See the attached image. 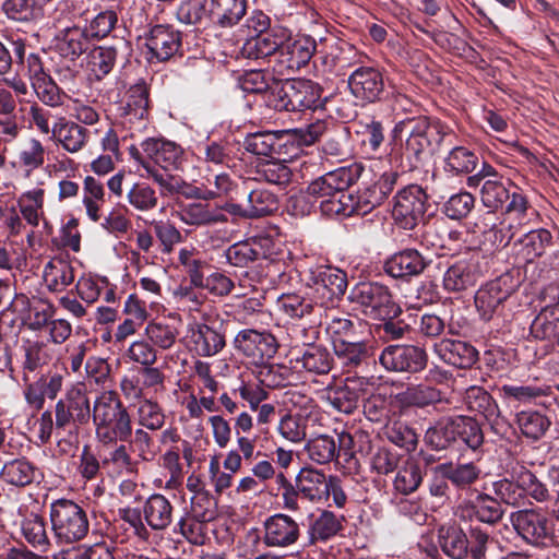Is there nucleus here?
Returning <instances> with one entry per match:
<instances>
[{"label": "nucleus", "instance_id": "obj_1", "mask_svg": "<svg viewBox=\"0 0 559 559\" xmlns=\"http://www.w3.org/2000/svg\"><path fill=\"white\" fill-rule=\"evenodd\" d=\"M394 131L405 136L404 154L414 167L432 156L443 144H452V130L426 116L409 117L396 123Z\"/></svg>", "mask_w": 559, "mask_h": 559}, {"label": "nucleus", "instance_id": "obj_2", "mask_svg": "<svg viewBox=\"0 0 559 559\" xmlns=\"http://www.w3.org/2000/svg\"><path fill=\"white\" fill-rule=\"evenodd\" d=\"M92 418L96 439L103 445L112 447L132 437L131 416L115 391H105L96 397Z\"/></svg>", "mask_w": 559, "mask_h": 559}, {"label": "nucleus", "instance_id": "obj_3", "mask_svg": "<svg viewBox=\"0 0 559 559\" xmlns=\"http://www.w3.org/2000/svg\"><path fill=\"white\" fill-rule=\"evenodd\" d=\"M328 130V123L317 120L306 128H298L282 132L261 131L248 134L242 143L243 148L253 155L273 157L281 155L282 150L290 142L298 145H311Z\"/></svg>", "mask_w": 559, "mask_h": 559}, {"label": "nucleus", "instance_id": "obj_4", "mask_svg": "<svg viewBox=\"0 0 559 559\" xmlns=\"http://www.w3.org/2000/svg\"><path fill=\"white\" fill-rule=\"evenodd\" d=\"M49 520L53 538L60 545L83 540L90 532L86 510L70 499H57L49 506Z\"/></svg>", "mask_w": 559, "mask_h": 559}, {"label": "nucleus", "instance_id": "obj_5", "mask_svg": "<svg viewBox=\"0 0 559 559\" xmlns=\"http://www.w3.org/2000/svg\"><path fill=\"white\" fill-rule=\"evenodd\" d=\"M348 300L354 305V309L360 310L371 319H392L401 313V308L394 302L389 288L379 283L356 284L350 289Z\"/></svg>", "mask_w": 559, "mask_h": 559}, {"label": "nucleus", "instance_id": "obj_6", "mask_svg": "<svg viewBox=\"0 0 559 559\" xmlns=\"http://www.w3.org/2000/svg\"><path fill=\"white\" fill-rule=\"evenodd\" d=\"M520 280L511 272H506L481 286L475 295V306L480 317L489 321L500 313L503 302L516 292Z\"/></svg>", "mask_w": 559, "mask_h": 559}, {"label": "nucleus", "instance_id": "obj_7", "mask_svg": "<svg viewBox=\"0 0 559 559\" xmlns=\"http://www.w3.org/2000/svg\"><path fill=\"white\" fill-rule=\"evenodd\" d=\"M91 406L85 389L81 384L71 385L55 405L56 430L78 428L90 421Z\"/></svg>", "mask_w": 559, "mask_h": 559}, {"label": "nucleus", "instance_id": "obj_8", "mask_svg": "<svg viewBox=\"0 0 559 559\" xmlns=\"http://www.w3.org/2000/svg\"><path fill=\"white\" fill-rule=\"evenodd\" d=\"M427 194L421 187L411 185L394 198L392 215L404 229H413L424 218L426 212Z\"/></svg>", "mask_w": 559, "mask_h": 559}, {"label": "nucleus", "instance_id": "obj_9", "mask_svg": "<svg viewBox=\"0 0 559 559\" xmlns=\"http://www.w3.org/2000/svg\"><path fill=\"white\" fill-rule=\"evenodd\" d=\"M317 48L316 40L302 36L295 40L289 37L281 45L273 69L280 75H290L308 64Z\"/></svg>", "mask_w": 559, "mask_h": 559}, {"label": "nucleus", "instance_id": "obj_10", "mask_svg": "<svg viewBox=\"0 0 559 559\" xmlns=\"http://www.w3.org/2000/svg\"><path fill=\"white\" fill-rule=\"evenodd\" d=\"M143 37L150 60L168 61L182 46L181 33L169 24L151 25Z\"/></svg>", "mask_w": 559, "mask_h": 559}, {"label": "nucleus", "instance_id": "obj_11", "mask_svg": "<svg viewBox=\"0 0 559 559\" xmlns=\"http://www.w3.org/2000/svg\"><path fill=\"white\" fill-rule=\"evenodd\" d=\"M262 543L269 548L286 549L300 538L301 525L285 513H275L266 518L262 525Z\"/></svg>", "mask_w": 559, "mask_h": 559}, {"label": "nucleus", "instance_id": "obj_12", "mask_svg": "<svg viewBox=\"0 0 559 559\" xmlns=\"http://www.w3.org/2000/svg\"><path fill=\"white\" fill-rule=\"evenodd\" d=\"M380 364L389 371L417 373L427 366L426 350L415 345H389L380 357Z\"/></svg>", "mask_w": 559, "mask_h": 559}, {"label": "nucleus", "instance_id": "obj_13", "mask_svg": "<svg viewBox=\"0 0 559 559\" xmlns=\"http://www.w3.org/2000/svg\"><path fill=\"white\" fill-rule=\"evenodd\" d=\"M511 523L518 535L532 546H544L551 539L547 518L533 509L512 513Z\"/></svg>", "mask_w": 559, "mask_h": 559}, {"label": "nucleus", "instance_id": "obj_14", "mask_svg": "<svg viewBox=\"0 0 559 559\" xmlns=\"http://www.w3.org/2000/svg\"><path fill=\"white\" fill-rule=\"evenodd\" d=\"M131 51V44L124 38L118 39L111 46L95 47L88 53V70L100 81L114 70L118 61H126Z\"/></svg>", "mask_w": 559, "mask_h": 559}, {"label": "nucleus", "instance_id": "obj_15", "mask_svg": "<svg viewBox=\"0 0 559 559\" xmlns=\"http://www.w3.org/2000/svg\"><path fill=\"white\" fill-rule=\"evenodd\" d=\"M335 364L343 372H357L368 367L373 360V346L367 340L355 338L352 341L337 342L333 346Z\"/></svg>", "mask_w": 559, "mask_h": 559}, {"label": "nucleus", "instance_id": "obj_16", "mask_svg": "<svg viewBox=\"0 0 559 559\" xmlns=\"http://www.w3.org/2000/svg\"><path fill=\"white\" fill-rule=\"evenodd\" d=\"M288 38V32L281 27L274 26L270 31L251 36L246 39L241 48V55L248 59H270V62L276 61V55L281 49L284 40Z\"/></svg>", "mask_w": 559, "mask_h": 559}, {"label": "nucleus", "instance_id": "obj_17", "mask_svg": "<svg viewBox=\"0 0 559 559\" xmlns=\"http://www.w3.org/2000/svg\"><path fill=\"white\" fill-rule=\"evenodd\" d=\"M235 346L253 360L273 357L278 347L276 338L271 333L251 329L242 330L236 335Z\"/></svg>", "mask_w": 559, "mask_h": 559}, {"label": "nucleus", "instance_id": "obj_18", "mask_svg": "<svg viewBox=\"0 0 559 559\" xmlns=\"http://www.w3.org/2000/svg\"><path fill=\"white\" fill-rule=\"evenodd\" d=\"M352 94L367 103L378 100L383 93L384 82L381 72L372 67H360L348 78Z\"/></svg>", "mask_w": 559, "mask_h": 559}, {"label": "nucleus", "instance_id": "obj_19", "mask_svg": "<svg viewBox=\"0 0 559 559\" xmlns=\"http://www.w3.org/2000/svg\"><path fill=\"white\" fill-rule=\"evenodd\" d=\"M141 147L146 156L164 170L178 169L183 162L185 151L176 142L148 138L141 143Z\"/></svg>", "mask_w": 559, "mask_h": 559}, {"label": "nucleus", "instance_id": "obj_20", "mask_svg": "<svg viewBox=\"0 0 559 559\" xmlns=\"http://www.w3.org/2000/svg\"><path fill=\"white\" fill-rule=\"evenodd\" d=\"M176 213L183 224L193 227L214 226L228 221L218 206L202 201L180 203Z\"/></svg>", "mask_w": 559, "mask_h": 559}, {"label": "nucleus", "instance_id": "obj_21", "mask_svg": "<svg viewBox=\"0 0 559 559\" xmlns=\"http://www.w3.org/2000/svg\"><path fill=\"white\" fill-rule=\"evenodd\" d=\"M483 274L478 262L459 260L451 264L443 274V288L449 293H461L474 287Z\"/></svg>", "mask_w": 559, "mask_h": 559}, {"label": "nucleus", "instance_id": "obj_22", "mask_svg": "<svg viewBox=\"0 0 559 559\" xmlns=\"http://www.w3.org/2000/svg\"><path fill=\"white\" fill-rule=\"evenodd\" d=\"M90 138V131L75 121L59 117L52 124V140L66 152L75 154L82 151Z\"/></svg>", "mask_w": 559, "mask_h": 559}, {"label": "nucleus", "instance_id": "obj_23", "mask_svg": "<svg viewBox=\"0 0 559 559\" xmlns=\"http://www.w3.org/2000/svg\"><path fill=\"white\" fill-rule=\"evenodd\" d=\"M347 276L340 269L325 267L314 276V290L322 306L333 304L346 292Z\"/></svg>", "mask_w": 559, "mask_h": 559}, {"label": "nucleus", "instance_id": "obj_24", "mask_svg": "<svg viewBox=\"0 0 559 559\" xmlns=\"http://www.w3.org/2000/svg\"><path fill=\"white\" fill-rule=\"evenodd\" d=\"M428 261L415 249H405L391 255L384 263V271L392 277L417 276L427 267Z\"/></svg>", "mask_w": 559, "mask_h": 559}, {"label": "nucleus", "instance_id": "obj_25", "mask_svg": "<svg viewBox=\"0 0 559 559\" xmlns=\"http://www.w3.org/2000/svg\"><path fill=\"white\" fill-rule=\"evenodd\" d=\"M290 111L317 109L322 106V87L310 80H293L289 82Z\"/></svg>", "mask_w": 559, "mask_h": 559}, {"label": "nucleus", "instance_id": "obj_26", "mask_svg": "<svg viewBox=\"0 0 559 559\" xmlns=\"http://www.w3.org/2000/svg\"><path fill=\"white\" fill-rule=\"evenodd\" d=\"M150 91L144 81H140L127 92L126 104L121 107V115L130 123L143 124L147 119L150 108Z\"/></svg>", "mask_w": 559, "mask_h": 559}, {"label": "nucleus", "instance_id": "obj_27", "mask_svg": "<svg viewBox=\"0 0 559 559\" xmlns=\"http://www.w3.org/2000/svg\"><path fill=\"white\" fill-rule=\"evenodd\" d=\"M88 36L80 27H67L55 37V50L67 60L74 61L88 49Z\"/></svg>", "mask_w": 559, "mask_h": 559}, {"label": "nucleus", "instance_id": "obj_28", "mask_svg": "<svg viewBox=\"0 0 559 559\" xmlns=\"http://www.w3.org/2000/svg\"><path fill=\"white\" fill-rule=\"evenodd\" d=\"M467 408L481 415L493 429L500 425V409L495 399L480 386H471L465 393Z\"/></svg>", "mask_w": 559, "mask_h": 559}, {"label": "nucleus", "instance_id": "obj_29", "mask_svg": "<svg viewBox=\"0 0 559 559\" xmlns=\"http://www.w3.org/2000/svg\"><path fill=\"white\" fill-rule=\"evenodd\" d=\"M437 352L443 361L461 369L471 368L478 358L474 346L456 340H442Z\"/></svg>", "mask_w": 559, "mask_h": 559}, {"label": "nucleus", "instance_id": "obj_30", "mask_svg": "<svg viewBox=\"0 0 559 559\" xmlns=\"http://www.w3.org/2000/svg\"><path fill=\"white\" fill-rule=\"evenodd\" d=\"M190 338L195 353L201 357H212L226 345L225 336L212 326L197 323L190 329Z\"/></svg>", "mask_w": 559, "mask_h": 559}, {"label": "nucleus", "instance_id": "obj_31", "mask_svg": "<svg viewBox=\"0 0 559 559\" xmlns=\"http://www.w3.org/2000/svg\"><path fill=\"white\" fill-rule=\"evenodd\" d=\"M209 17L221 27H231L245 16L247 0H206Z\"/></svg>", "mask_w": 559, "mask_h": 559}, {"label": "nucleus", "instance_id": "obj_32", "mask_svg": "<svg viewBox=\"0 0 559 559\" xmlns=\"http://www.w3.org/2000/svg\"><path fill=\"white\" fill-rule=\"evenodd\" d=\"M174 507L160 493L151 495L143 504V516L146 524L154 531H164L173 522Z\"/></svg>", "mask_w": 559, "mask_h": 559}, {"label": "nucleus", "instance_id": "obj_33", "mask_svg": "<svg viewBox=\"0 0 559 559\" xmlns=\"http://www.w3.org/2000/svg\"><path fill=\"white\" fill-rule=\"evenodd\" d=\"M329 476L323 472L306 467L301 468L295 478L301 496L311 501L320 502L326 500V483Z\"/></svg>", "mask_w": 559, "mask_h": 559}, {"label": "nucleus", "instance_id": "obj_34", "mask_svg": "<svg viewBox=\"0 0 559 559\" xmlns=\"http://www.w3.org/2000/svg\"><path fill=\"white\" fill-rule=\"evenodd\" d=\"M12 48L15 63L21 67L19 72L29 80L31 86L50 76L38 55L29 53L25 57L26 47L24 41L20 39L12 40Z\"/></svg>", "mask_w": 559, "mask_h": 559}, {"label": "nucleus", "instance_id": "obj_35", "mask_svg": "<svg viewBox=\"0 0 559 559\" xmlns=\"http://www.w3.org/2000/svg\"><path fill=\"white\" fill-rule=\"evenodd\" d=\"M462 516H476V519L486 524L493 525L498 523L504 513L498 499L486 493H479L475 501L462 508Z\"/></svg>", "mask_w": 559, "mask_h": 559}, {"label": "nucleus", "instance_id": "obj_36", "mask_svg": "<svg viewBox=\"0 0 559 559\" xmlns=\"http://www.w3.org/2000/svg\"><path fill=\"white\" fill-rule=\"evenodd\" d=\"M438 545L450 559H466L467 556V535L457 526H441L438 530Z\"/></svg>", "mask_w": 559, "mask_h": 559}, {"label": "nucleus", "instance_id": "obj_37", "mask_svg": "<svg viewBox=\"0 0 559 559\" xmlns=\"http://www.w3.org/2000/svg\"><path fill=\"white\" fill-rule=\"evenodd\" d=\"M43 277L50 292L61 293L73 283L74 269L69 261L53 258L45 265Z\"/></svg>", "mask_w": 559, "mask_h": 559}, {"label": "nucleus", "instance_id": "obj_38", "mask_svg": "<svg viewBox=\"0 0 559 559\" xmlns=\"http://www.w3.org/2000/svg\"><path fill=\"white\" fill-rule=\"evenodd\" d=\"M467 556L472 559H489L488 552L497 547L502 550L501 543L495 537L492 532L481 525H471L467 530Z\"/></svg>", "mask_w": 559, "mask_h": 559}, {"label": "nucleus", "instance_id": "obj_39", "mask_svg": "<svg viewBox=\"0 0 559 559\" xmlns=\"http://www.w3.org/2000/svg\"><path fill=\"white\" fill-rule=\"evenodd\" d=\"M255 173L260 179L278 187L288 186L294 177V170L287 162L275 157L260 160L255 166Z\"/></svg>", "mask_w": 559, "mask_h": 559}, {"label": "nucleus", "instance_id": "obj_40", "mask_svg": "<svg viewBox=\"0 0 559 559\" xmlns=\"http://www.w3.org/2000/svg\"><path fill=\"white\" fill-rule=\"evenodd\" d=\"M0 478L8 485L25 487L35 480L36 467L24 457L13 459L2 465Z\"/></svg>", "mask_w": 559, "mask_h": 559}, {"label": "nucleus", "instance_id": "obj_41", "mask_svg": "<svg viewBox=\"0 0 559 559\" xmlns=\"http://www.w3.org/2000/svg\"><path fill=\"white\" fill-rule=\"evenodd\" d=\"M437 472L449 479L455 487L465 488L478 480L481 469L473 462L469 463H448L436 467Z\"/></svg>", "mask_w": 559, "mask_h": 559}, {"label": "nucleus", "instance_id": "obj_42", "mask_svg": "<svg viewBox=\"0 0 559 559\" xmlns=\"http://www.w3.org/2000/svg\"><path fill=\"white\" fill-rule=\"evenodd\" d=\"M296 362L314 374H326L331 371L334 359L328 348L320 345H312L305 348L300 356L296 358Z\"/></svg>", "mask_w": 559, "mask_h": 559}, {"label": "nucleus", "instance_id": "obj_43", "mask_svg": "<svg viewBox=\"0 0 559 559\" xmlns=\"http://www.w3.org/2000/svg\"><path fill=\"white\" fill-rule=\"evenodd\" d=\"M197 148L199 160L204 163L209 169L213 167H229L233 162L230 147L225 141L206 140L200 142Z\"/></svg>", "mask_w": 559, "mask_h": 559}, {"label": "nucleus", "instance_id": "obj_44", "mask_svg": "<svg viewBox=\"0 0 559 559\" xmlns=\"http://www.w3.org/2000/svg\"><path fill=\"white\" fill-rule=\"evenodd\" d=\"M319 207L324 215L348 217L354 214L364 215L360 204L357 202V195L346 191L336 192L332 199L320 201Z\"/></svg>", "mask_w": 559, "mask_h": 559}, {"label": "nucleus", "instance_id": "obj_45", "mask_svg": "<svg viewBox=\"0 0 559 559\" xmlns=\"http://www.w3.org/2000/svg\"><path fill=\"white\" fill-rule=\"evenodd\" d=\"M343 518L336 516L333 512L322 511L309 526V542L314 545L317 542H326L335 536L343 528Z\"/></svg>", "mask_w": 559, "mask_h": 559}, {"label": "nucleus", "instance_id": "obj_46", "mask_svg": "<svg viewBox=\"0 0 559 559\" xmlns=\"http://www.w3.org/2000/svg\"><path fill=\"white\" fill-rule=\"evenodd\" d=\"M225 257L229 264L237 267H247L261 257H264V252L259 241L247 240L231 245L225 251Z\"/></svg>", "mask_w": 559, "mask_h": 559}, {"label": "nucleus", "instance_id": "obj_47", "mask_svg": "<svg viewBox=\"0 0 559 559\" xmlns=\"http://www.w3.org/2000/svg\"><path fill=\"white\" fill-rule=\"evenodd\" d=\"M478 164L477 155L465 146L452 147L444 157L443 169L454 175L472 173Z\"/></svg>", "mask_w": 559, "mask_h": 559}, {"label": "nucleus", "instance_id": "obj_48", "mask_svg": "<svg viewBox=\"0 0 559 559\" xmlns=\"http://www.w3.org/2000/svg\"><path fill=\"white\" fill-rule=\"evenodd\" d=\"M324 399L334 409L350 414L358 406L359 394L347 384L329 385L324 389Z\"/></svg>", "mask_w": 559, "mask_h": 559}, {"label": "nucleus", "instance_id": "obj_49", "mask_svg": "<svg viewBox=\"0 0 559 559\" xmlns=\"http://www.w3.org/2000/svg\"><path fill=\"white\" fill-rule=\"evenodd\" d=\"M104 202V185L93 176H86L83 183V204L91 221L98 222L100 219V204Z\"/></svg>", "mask_w": 559, "mask_h": 559}, {"label": "nucleus", "instance_id": "obj_50", "mask_svg": "<svg viewBox=\"0 0 559 559\" xmlns=\"http://www.w3.org/2000/svg\"><path fill=\"white\" fill-rule=\"evenodd\" d=\"M425 440L436 450L447 449L456 441V417L437 421L426 431Z\"/></svg>", "mask_w": 559, "mask_h": 559}, {"label": "nucleus", "instance_id": "obj_51", "mask_svg": "<svg viewBox=\"0 0 559 559\" xmlns=\"http://www.w3.org/2000/svg\"><path fill=\"white\" fill-rule=\"evenodd\" d=\"M523 257L527 262L542 257L546 249L552 243V236L545 228L527 231L521 239Z\"/></svg>", "mask_w": 559, "mask_h": 559}, {"label": "nucleus", "instance_id": "obj_52", "mask_svg": "<svg viewBox=\"0 0 559 559\" xmlns=\"http://www.w3.org/2000/svg\"><path fill=\"white\" fill-rule=\"evenodd\" d=\"M536 337L551 338L559 333V301L547 305L536 317L532 324Z\"/></svg>", "mask_w": 559, "mask_h": 559}, {"label": "nucleus", "instance_id": "obj_53", "mask_svg": "<svg viewBox=\"0 0 559 559\" xmlns=\"http://www.w3.org/2000/svg\"><path fill=\"white\" fill-rule=\"evenodd\" d=\"M136 420L141 428L156 431L165 425L166 416L157 402L142 399L136 405Z\"/></svg>", "mask_w": 559, "mask_h": 559}, {"label": "nucleus", "instance_id": "obj_54", "mask_svg": "<svg viewBox=\"0 0 559 559\" xmlns=\"http://www.w3.org/2000/svg\"><path fill=\"white\" fill-rule=\"evenodd\" d=\"M423 481L420 466L414 460H407L397 471L393 481L396 491L409 495L418 489Z\"/></svg>", "mask_w": 559, "mask_h": 559}, {"label": "nucleus", "instance_id": "obj_55", "mask_svg": "<svg viewBox=\"0 0 559 559\" xmlns=\"http://www.w3.org/2000/svg\"><path fill=\"white\" fill-rule=\"evenodd\" d=\"M246 203L250 218H258L277 210V197L266 189H254L247 193Z\"/></svg>", "mask_w": 559, "mask_h": 559}, {"label": "nucleus", "instance_id": "obj_56", "mask_svg": "<svg viewBox=\"0 0 559 559\" xmlns=\"http://www.w3.org/2000/svg\"><path fill=\"white\" fill-rule=\"evenodd\" d=\"M305 450L308 457L318 463L326 464L336 456V443L332 436L320 435L307 441Z\"/></svg>", "mask_w": 559, "mask_h": 559}, {"label": "nucleus", "instance_id": "obj_57", "mask_svg": "<svg viewBox=\"0 0 559 559\" xmlns=\"http://www.w3.org/2000/svg\"><path fill=\"white\" fill-rule=\"evenodd\" d=\"M3 11L14 21L26 22L43 15V4L39 0H5Z\"/></svg>", "mask_w": 559, "mask_h": 559}, {"label": "nucleus", "instance_id": "obj_58", "mask_svg": "<svg viewBox=\"0 0 559 559\" xmlns=\"http://www.w3.org/2000/svg\"><path fill=\"white\" fill-rule=\"evenodd\" d=\"M507 185L510 182L503 179H487L481 186V202L487 209L497 210L501 207L512 195Z\"/></svg>", "mask_w": 559, "mask_h": 559}, {"label": "nucleus", "instance_id": "obj_59", "mask_svg": "<svg viewBox=\"0 0 559 559\" xmlns=\"http://www.w3.org/2000/svg\"><path fill=\"white\" fill-rule=\"evenodd\" d=\"M126 199L130 206L140 212H150L158 204L155 190L145 182H135L127 191Z\"/></svg>", "mask_w": 559, "mask_h": 559}, {"label": "nucleus", "instance_id": "obj_60", "mask_svg": "<svg viewBox=\"0 0 559 559\" xmlns=\"http://www.w3.org/2000/svg\"><path fill=\"white\" fill-rule=\"evenodd\" d=\"M521 432L533 440L539 439L548 429L550 421L537 411H522L516 415Z\"/></svg>", "mask_w": 559, "mask_h": 559}, {"label": "nucleus", "instance_id": "obj_61", "mask_svg": "<svg viewBox=\"0 0 559 559\" xmlns=\"http://www.w3.org/2000/svg\"><path fill=\"white\" fill-rule=\"evenodd\" d=\"M365 168L359 163H353L345 167H340L324 175L332 190L336 192L346 191L362 175Z\"/></svg>", "mask_w": 559, "mask_h": 559}, {"label": "nucleus", "instance_id": "obj_62", "mask_svg": "<svg viewBox=\"0 0 559 559\" xmlns=\"http://www.w3.org/2000/svg\"><path fill=\"white\" fill-rule=\"evenodd\" d=\"M512 477H515L523 487L524 499L530 496L537 502H545L548 500L550 492L545 484H543L534 473L524 466L514 469Z\"/></svg>", "mask_w": 559, "mask_h": 559}, {"label": "nucleus", "instance_id": "obj_63", "mask_svg": "<svg viewBox=\"0 0 559 559\" xmlns=\"http://www.w3.org/2000/svg\"><path fill=\"white\" fill-rule=\"evenodd\" d=\"M107 456H105L103 464L112 465L114 468L121 474H133L138 471V462L132 457V449L126 442H118Z\"/></svg>", "mask_w": 559, "mask_h": 559}, {"label": "nucleus", "instance_id": "obj_64", "mask_svg": "<svg viewBox=\"0 0 559 559\" xmlns=\"http://www.w3.org/2000/svg\"><path fill=\"white\" fill-rule=\"evenodd\" d=\"M307 421L300 414H286L281 418L277 431L285 440L299 443L307 437Z\"/></svg>", "mask_w": 559, "mask_h": 559}]
</instances>
